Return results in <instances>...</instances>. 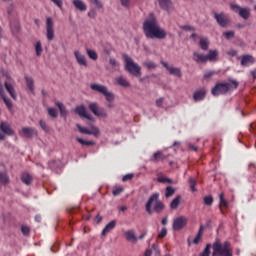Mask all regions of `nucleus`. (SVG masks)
<instances>
[{"label":"nucleus","instance_id":"1","mask_svg":"<svg viewBox=\"0 0 256 256\" xmlns=\"http://www.w3.org/2000/svg\"><path fill=\"white\" fill-rule=\"evenodd\" d=\"M143 32L147 39H165L167 37V31L161 28L157 17L150 14L143 23Z\"/></svg>","mask_w":256,"mask_h":256},{"label":"nucleus","instance_id":"2","mask_svg":"<svg viewBox=\"0 0 256 256\" xmlns=\"http://www.w3.org/2000/svg\"><path fill=\"white\" fill-rule=\"evenodd\" d=\"M239 87V82L235 80H230L229 83H218L212 88V95H225L229 93V91H233V89H237Z\"/></svg>","mask_w":256,"mask_h":256},{"label":"nucleus","instance_id":"3","mask_svg":"<svg viewBox=\"0 0 256 256\" xmlns=\"http://www.w3.org/2000/svg\"><path fill=\"white\" fill-rule=\"evenodd\" d=\"M90 89L92 91H96L97 93H101L106 97V101H108V109H113L115 106L113 105V101H115V95L113 92H109V89H107V86L103 84H91Z\"/></svg>","mask_w":256,"mask_h":256},{"label":"nucleus","instance_id":"4","mask_svg":"<svg viewBox=\"0 0 256 256\" xmlns=\"http://www.w3.org/2000/svg\"><path fill=\"white\" fill-rule=\"evenodd\" d=\"M231 244L229 242H224L221 244L219 240H216L215 243L213 244V256H224V255H229L233 253V250H231Z\"/></svg>","mask_w":256,"mask_h":256},{"label":"nucleus","instance_id":"5","mask_svg":"<svg viewBox=\"0 0 256 256\" xmlns=\"http://www.w3.org/2000/svg\"><path fill=\"white\" fill-rule=\"evenodd\" d=\"M124 60L126 71H128L130 75H134V77H141V66L135 63V61H133L127 54H124Z\"/></svg>","mask_w":256,"mask_h":256},{"label":"nucleus","instance_id":"6","mask_svg":"<svg viewBox=\"0 0 256 256\" xmlns=\"http://www.w3.org/2000/svg\"><path fill=\"white\" fill-rule=\"evenodd\" d=\"M151 203H156L153 209H151ZM163 209H165V205L163 204V202L159 201V194H153L152 196H150L146 203L147 213H149V215H151L153 211H155L156 213H161Z\"/></svg>","mask_w":256,"mask_h":256},{"label":"nucleus","instance_id":"7","mask_svg":"<svg viewBox=\"0 0 256 256\" xmlns=\"http://www.w3.org/2000/svg\"><path fill=\"white\" fill-rule=\"evenodd\" d=\"M232 11H234V13H238V15H240L242 17V19H249V17H251V9L250 8H242L241 6L237 5V4H231L230 5Z\"/></svg>","mask_w":256,"mask_h":256},{"label":"nucleus","instance_id":"8","mask_svg":"<svg viewBox=\"0 0 256 256\" xmlns=\"http://www.w3.org/2000/svg\"><path fill=\"white\" fill-rule=\"evenodd\" d=\"M187 223H189V219L185 216H179L174 219L172 227L174 231H181V229H185L187 227Z\"/></svg>","mask_w":256,"mask_h":256},{"label":"nucleus","instance_id":"9","mask_svg":"<svg viewBox=\"0 0 256 256\" xmlns=\"http://www.w3.org/2000/svg\"><path fill=\"white\" fill-rule=\"evenodd\" d=\"M46 37L48 41L55 39V28L53 26V18L51 17L46 19Z\"/></svg>","mask_w":256,"mask_h":256},{"label":"nucleus","instance_id":"10","mask_svg":"<svg viewBox=\"0 0 256 256\" xmlns=\"http://www.w3.org/2000/svg\"><path fill=\"white\" fill-rule=\"evenodd\" d=\"M89 109L97 117H107V111H105L103 108L99 107V105L97 103H90Z\"/></svg>","mask_w":256,"mask_h":256},{"label":"nucleus","instance_id":"11","mask_svg":"<svg viewBox=\"0 0 256 256\" xmlns=\"http://www.w3.org/2000/svg\"><path fill=\"white\" fill-rule=\"evenodd\" d=\"M4 87L12 99H17V94L15 93V81H13L12 78H8L7 81H5Z\"/></svg>","mask_w":256,"mask_h":256},{"label":"nucleus","instance_id":"12","mask_svg":"<svg viewBox=\"0 0 256 256\" xmlns=\"http://www.w3.org/2000/svg\"><path fill=\"white\" fill-rule=\"evenodd\" d=\"M214 19H216L220 27H227L229 23H231V21L229 20L227 15H225V13H214Z\"/></svg>","mask_w":256,"mask_h":256},{"label":"nucleus","instance_id":"13","mask_svg":"<svg viewBox=\"0 0 256 256\" xmlns=\"http://www.w3.org/2000/svg\"><path fill=\"white\" fill-rule=\"evenodd\" d=\"M77 129L80 131V133L84 135H94L95 137L99 136V128L95 126H91V129H87L85 127H82L80 124L76 125Z\"/></svg>","mask_w":256,"mask_h":256},{"label":"nucleus","instance_id":"14","mask_svg":"<svg viewBox=\"0 0 256 256\" xmlns=\"http://www.w3.org/2000/svg\"><path fill=\"white\" fill-rule=\"evenodd\" d=\"M74 57L80 67H88L87 57L79 50L74 51Z\"/></svg>","mask_w":256,"mask_h":256},{"label":"nucleus","instance_id":"15","mask_svg":"<svg viewBox=\"0 0 256 256\" xmlns=\"http://www.w3.org/2000/svg\"><path fill=\"white\" fill-rule=\"evenodd\" d=\"M19 135H21V137H27L28 139H31V137L37 135V130L31 127H23L19 131Z\"/></svg>","mask_w":256,"mask_h":256},{"label":"nucleus","instance_id":"16","mask_svg":"<svg viewBox=\"0 0 256 256\" xmlns=\"http://www.w3.org/2000/svg\"><path fill=\"white\" fill-rule=\"evenodd\" d=\"M75 113L79 115L80 117H85V119H88L89 121H93V117L87 113V108L85 106L80 105L75 108Z\"/></svg>","mask_w":256,"mask_h":256},{"label":"nucleus","instance_id":"17","mask_svg":"<svg viewBox=\"0 0 256 256\" xmlns=\"http://www.w3.org/2000/svg\"><path fill=\"white\" fill-rule=\"evenodd\" d=\"M0 131H2V133H5V135H9L10 137H12V135H15V131L11 129V125L6 121L1 122Z\"/></svg>","mask_w":256,"mask_h":256},{"label":"nucleus","instance_id":"18","mask_svg":"<svg viewBox=\"0 0 256 256\" xmlns=\"http://www.w3.org/2000/svg\"><path fill=\"white\" fill-rule=\"evenodd\" d=\"M124 237L126 238V240L129 241V243H133L134 245L137 243L138 239L137 235L135 234V231L133 230H127L124 233Z\"/></svg>","mask_w":256,"mask_h":256},{"label":"nucleus","instance_id":"19","mask_svg":"<svg viewBox=\"0 0 256 256\" xmlns=\"http://www.w3.org/2000/svg\"><path fill=\"white\" fill-rule=\"evenodd\" d=\"M163 67H165L170 75H174L175 77H181V69L175 67H169V64L166 62H162Z\"/></svg>","mask_w":256,"mask_h":256},{"label":"nucleus","instance_id":"20","mask_svg":"<svg viewBox=\"0 0 256 256\" xmlns=\"http://www.w3.org/2000/svg\"><path fill=\"white\" fill-rule=\"evenodd\" d=\"M255 63V58L252 55L242 56L241 65L242 67H248V65H253Z\"/></svg>","mask_w":256,"mask_h":256},{"label":"nucleus","instance_id":"21","mask_svg":"<svg viewBox=\"0 0 256 256\" xmlns=\"http://www.w3.org/2000/svg\"><path fill=\"white\" fill-rule=\"evenodd\" d=\"M158 3L161 9H164L165 11H171L173 9V3L171 0H158Z\"/></svg>","mask_w":256,"mask_h":256},{"label":"nucleus","instance_id":"22","mask_svg":"<svg viewBox=\"0 0 256 256\" xmlns=\"http://www.w3.org/2000/svg\"><path fill=\"white\" fill-rule=\"evenodd\" d=\"M207 92L205 89L196 90L193 94L194 101H203Z\"/></svg>","mask_w":256,"mask_h":256},{"label":"nucleus","instance_id":"23","mask_svg":"<svg viewBox=\"0 0 256 256\" xmlns=\"http://www.w3.org/2000/svg\"><path fill=\"white\" fill-rule=\"evenodd\" d=\"M193 60L196 63H207V55L201 54L199 52H194L193 53Z\"/></svg>","mask_w":256,"mask_h":256},{"label":"nucleus","instance_id":"24","mask_svg":"<svg viewBox=\"0 0 256 256\" xmlns=\"http://www.w3.org/2000/svg\"><path fill=\"white\" fill-rule=\"evenodd\" d=\"M219 60V51L218 50H210L206 55L207 61H218Z\"/></svg>","mask_w":256,"mask_h":256},{"label":"nucleus","instance_id":"25","mask_svg":"<svg viewBox=\"0 0 256 256\" xmlns=\"http://www.w3.org/2000/svg\"><path fill=\"white\" fill-rule=\"evenodd\" d=\"M0 95L5 103V105L8 107V109H13V102L11 101V99L7 98V96H5V92L3 91V86H0Z\"/></svg>","mask_w":256,"mask_h":256},{"label":"nucleus","instance_id":"26","mask_svg":"<svg viewBox=\"0 0 256 256\" xmlns=\"http://www.w3.org/2000/svg\"><path fill=\"white\" fill-rule=\"evenodd\" d=\"M116 83H118V85H120V87H131V83H129V81H127V78L123 77V76H118L115 79Z\"/></svg>","mask_w":256,"mask_h":256},{"label":"nucleus","instance_id":"27","mask_svg":"<svg viewBox=\"0 0 256 256\" xmlns=\"http://www.w3.org/2000/svg\"><path fill=\"white\" fill-rule=\"evenodd\" d=\"M73 5L78 9V11H87V5L83 0H73Z\"/></svg>","mask_w":256,"mask_h":256},{"label":"nucleus","instance_id":"28","mask_svg":"<svg viewBox=\"0 0 256 256\" xmlns=\"http://www.w3.org/2000/svg\"><path fill=\"white\" fill-rule=\"evenodd\" d=\"M210 44L211 42H209V38L207 37L200 38L199 45L203 51H207V49H209Z\"/></svg>","mask_w":256,"mask_h":256},{"label":"nucleus","instance_id":"29","mask_svg":"<svg viewBox=\"0 0 256 256\" xmlns=\"http://www.w3.org/2000/svg\"><path fill=\"white\" fill-rule=\"evenodd\" d=\"M117 225V221L112 220L111 222H109L105 228L102 231V235H106L107 233H109L110 231H112V229H115Z\"/></svg>","mask_w":256,"mask_h":256},{"label":"nucleus","instance_id":"30","mask_svg":"<svg viewBox=\"0 0 256 256\" xmlns=\"http://www.w3.org/2000/svg\"><path fill=\"white\" fill-rule=\"evenodd\" d=\"M21 179L25 185H31V183H33V176H31L29 173L22 174Z\"/></svg>","mask_w":256,"mask_h":256},{"label":"nucleus","instance_id":"31","mask_svg":"<svg viewBox=\"0 0 256 256\" xmlns=\"http://www.w3.org/2000/svg\"><path fill=\"white\" fill-rule=\"evenodd\" d=\"M86 53H87L89 59H92V61H97V59H99V55L97 54V52L95 50L87 49Z\"/></svg>","mask_w":256,"mask_h":256},{"label":"nucleus","instance_id":"32","mask_svg":"<svg viewBox=\"0 0 256 256\" xmlns=\"http://www.w3.org/2000/svg\"><path fill=\"white\" fill-rule=\"evenodd\" d=\"M25 79H26V85H27V88L29 89V91L34 92L35 85H34L33 78L27 76Z\"/></svg>","mask_w":256,"mask_h":256},{"label":"nucleus","instance_id":"33","mask_svg":"<svg viewBox=\"0 0 256 256\" xmlns=\"http://www.w3.org/2000/svg\"><path fill=\"white\" fill-rule=\"evenodd\" d=\"M181 205V196H177L170 203V208L177 209Z\"/></svg>","mask_w":256,"mask_h":256},{"label":"nucleus","instance_id":"34","mask_svg":"<svg viewBox=\"0 0 256 256\" xmlns=\"http://www.w3.org/2000/svg\"><path fill=\"white\" fill-rule=\"evenodd\" d=\"M55 105L58 107L62 117H65V115H67V108H65V105L59 101L55 102Z\"/></svg>","mask_w":256,"mask_h":256},{"label":"nucleus","instance_id":"35","mask_svg":"<svg viewBox=\"0 0 256 256\" xmlns=\"http://www.w3.org/2000/svg\"><path fill=\"white\" fill-rule=\"evenodd\" d=\"M167 159V156L163 155V152H156L153 155V161H163Z\"/></svg>","mask_w":256,"mask_h":256},{"label":"nucleus","instance_id":"36","mask_svg":"<svg viewBox=\"0 0 256 256\" xmlns=\"http://www.w3.org/2000/svg\"><path fill=\"white\" fill-rule=\"evenodd\" d=\"M0 183L2 185H8L9 183V176L5 173L0 172Z\"/></svg>","mask_w":256,"mask_h":256},{"label":"nucleus","instance_id":"37","mask_svg":"<svg viewBox=\"0 0 256 256\" xmlns=\"http://www.w3.org/2000/svg\"><path fill=\"white\" fill-rule=\"evenodd\" d=\"M35 51L37 57H41V54L43 53V46L41 45V41L36 42Z\"/></svg>","mask_w":256,"mask_h":256},{"label":"nucleus","instance_id":"38","mask_svg":"<svg viewBox=\"0 0 256 256\" xmlns=\"http://www.w3.org/2000/svg\"><path fill=\"white\" fill-rule=\"evenodd\" d=\"M143 66L146 67V69H155L157 67V64L153 61H146L143 63Z\"/></svg>","mask_w":256,"mask_h":256},{"label":"nucleus","instance_id":"39","mask_svg":"<svg viewBox=\"0 0 256 256\" xmlns=\"http://www.w3.org/2000/svg\"><path fill=\"white\" fill-rule=\"evenodd\" d=\"M189 184H190V189L193 193H195V191H197L196 185H197V180L190 178L189 179Z\"/></svg>","mask_w":256,"mask_h":256},{"label":"nucleus","instance_id":"40","mask_svg":"<svg viewBox=\"0 0 256 256\" xmlns=\"http://www.w3.org/2000/svg\"><path fill=\"white\" fill-rule=\"evenodd\" d=\"M219 199H220V207H227L229 205V203L227 202V200H225V196L223 193H221L219 195Z\"/></svg>","mask_w":256,"mask_h":256},{"label":"nucleus","instance_id":"41","mask_svg":"<svg viewBox=\"0 0 256 256\" xmlns=\"http://www.w3.org/2000/svg\"><path fill=\"white\" fill-rule=\"evenodd\" d=\"M125 189L123 188V186H118L116 188H114L112 194L114 195V197H117V195H121V193H123Z\"/></svg>","mask_w":256,"mask_h":256},{"label":"nucleus","instance_id":"42","mask_svg":"<svg viewBox=\"0 0 256 256\" xmlns=\"http://www.w3.org/2000/svg\"><path fill=\"white\" fill-rule=\"evenodd\" d=\"M211 244H207L204 251L201 253L200 256H209L211 255Z\"/></svg>","mask_w":256,"mask_h":256},{"label":"nucleus","instance_id":"43","mask_svg":"<svg viewBox=\"0 0 256 256\" xmlns=\"http://www.w3.org/2000/svg\"><path fill=\"white\" fill-rule=\"evenodd\" d=\"M166 197H173V195H175V188L168 186L166 188Z\"/></svg>","mask_w":256,"mask_h":256},{"label":"nucleus","instance_id":"44","mask_svg":"<svg viewBox=\"0 0 256 256\" xmlns=\"http://www.w3.org/2000/svg\"><path fill=\"white\" fill-rule=\"evenodd\" d=\"M76 141H78V143H80V145H86V146H90V145H95V142L93 141H85L81 138H76Z\"/></svg>","mask_w":256,"mask_h":256},{"label":"nucleus","instance_id":"45","mask_svg":"<svg viewBox=\"0 0 256 256\" xmlns=\"http://www.w3.org/2000/svg\"><path fill=\"white\" fill-rule=\"evenodd\" d=\"M48 115L53 119H57V110H55V108H48Z\"/></svg>","mask_w":256,"mask_h":256},{"label":"nucleus","instance_id":"46","mask_svg":"<svg viewBox=\"0 0 256 256\" xmlns=\"http://www.w3.org/2000/svg\"><path fill=\"white\" fill-rule=\"evenodd\" d=\"M58 9H63V0H50Z\"/></svg>","mask_w":256,"mask_h":256},{"label":"nucleus","instance_id":"47","mask_svg":"<svg viewBox=\"0 0 256 256\" xmlns=\"http://www.w3.org/2000/svg\"><path fill=\"white\" fill-rule=\"evenodd\" d=\"M205 205L211 206L213 205V196H206L204 197Z\"/></svg>","mask_w":256,"mask_h":256},{"label":"nucleus","instance_id":"48","mask_svg":"<svg viewBox=\"0 0 256 256\" xmlns=\"http://www.w3.org/2000/svg\"><path fill=\"white\" fill-rule=\"evenodd\" d=\"M92 5H95L98 9L103 8V4L99 0H88Z\"/></svg>","mask_w":256,"mask_h":256},{"label":"nucleus","instance_id":"49","mask_svg":"<svg viewBox=\"0 0 256 256\" xmlns=\"http://www.w3.org/2000/svg\"><path fill=\"white\" fill-rule=\"evenodd\" d=\"M223 35H224V37H226V39H233V37H235V32L228 31V32H224Z\"/></svg>","mask_w":256,"mask_h":256},{"label":"nucleus","instance_id":"50","mask_svg":"<svg viewBox=\"0 0 256 256\" xmlns=\"http://www.w3.org/2000/svg\"><path fill=\"white\" fill-rule=\"evenodd\" d=\"M158 183H173V180L165 177H159Z\"/></svg>","mask_w":256,"mask_h":256},{"label":"nucleus","instance_id":"51","mask_svg":"<svg viewBox=\"0 0 256 256\" xmlns=\"http://www.w3.org/2000/svg\"><path fill=\"white\" fill-rule=\"evenodd\" d=\"M164 237H167V228H162L161 232L158 234L159 239H163Z\"/></svg>","mask_w":256,"mask_h":256},{"label":"nucleus","instance_id":"52","mask_svg":"<svg viewBox=\"0 0 256 256\" xmlns=\"http://www.w3.org/2000/svg\"><path fill=\"white\" fill-rule=\"evenodd\" d=\"M21 231H22L23 235H29L31 230L29 229V226H22Z\"/></svg>","mask_w":256,"mask_h":256},{"label":"nucleus","instance_id":"53","mask_svg":"<svg viewBox=\"0 0 256 256\" xmlns=\"http://www.w3.org/2000/svg\"><path fill=\"white\" fill-rule=\"evenodd\" d=\"M213 75H215V72L214 71H209V72L204 74V79L209 80V79H211V77H213Z\"/></svg>","mask_w":256,"mask_h":256},{"label":"nucleus","instance_id":"54","mask_svg":"<svg viewBox=\"0 0 256 256\" xmlns=\"http://www.w3.org/2000/svg\"><path fill=\"white\" fill-rule=\"evenodd\" d=\"M40 127L41 129H43V131H49V128L47 127V123H45V121L40 120Z\"/></svg>","mask_w":256,"mask_h":256},{"label":"nucleus","instance_id":"55","mask_svg":"<svg viewBox=\"0 0 256 256\" xmlns=\"http://www.w3.org/2000/svg\"><path fill=\"white\" fill-rule=\"evenodd\" d=\"M203 238V236L201 234H197V236L195 237V239L193 240V243L195 245L199 244L201 242V239Z\"/></svg>","mask_w":256,"mask_h":256},{"label":"nucleus","instance_id":"56","mask_svg":"<svg viewBox=\"0 0 256 256\" xmlns=\"http://www.w3.org/2000/svg\"><path fill=\"white\" fill-rule=\"evenodd\" d=\"M133 179V174H126L123 176L122 181H131Z\"/></svg>","mask_w":256,"mask_h":256},{"label":"nucleus","instance_id":"57","mask_svg":"<svg viewBox=\"0 0 256 256\" xmlns=\"http://www.w3.org/2000/svg\"><path fill=\"white\" fill-rule=\"evenodd\" d=\"M227 55H229L230 57H236V55H237V50H229L228 52H227Z\"/></svg>","mask_w":256,"mask_h":256},{"label":"nucleus","instance_id":"58","mask_svg":"<svg viewBox=\"0 0 256 256\" xmlns=\"http://www.w3.org/2000/svg\"><path fill=\"white\" fill-rule=\"evenodd\" d=\"M123 7H129L131 0H120Z\"/></svg>","mask_w":256,"mask_h":256},{"label":"nucleus","instance_id":"59","mask_svg":"<svg viewBox=\"0 0 256 256\" xmlns=\"http://www.w3.org/2000/svg\"><path fill=\"white\" fill-rule=\"evenodd\" d=\"M182 29H184V31H195V28L191 27L190 25L182 26Z\"/></svg>","mask_w":256,"mask_h":256},{"label":"nucleus","instance_id":"60","mask_svg":"<svg viewBox=\"0 0 256 256\" xmlns=\"http://www.w3.org/2000/svg\"><path fill=\"white\" fill-rule=\"evenodd\" d=\"M163 101H164L163 98L157 99V100H156V105H157V107H163Z\"/></svg>","mask_w":256,"mask_h":256},{"label":"nucleus","instance_id":"61","mask_svg":"<svg viewBox=\"0 0 256 256\" xmlns=\"http://www.w3.org/2000/svg\"><path fill=\"white\" fill-rule=\"evenodd\" d=\"M101 221H103V217H101V215L98 214V215L95 217V223L99 224V223H101Z\"/></svg>","mask_w":256,"mask_h":256},{"label":"nucleus","instance_id":"62","mask_svg":"<svg viewBox=\"0 0 256 256\" xmlns=\"http://www.w3.org/2000/svg\"><path fill=\"white\" fill-rule=\"evenodd\" d=\"M110 65H112L113 67H117V60H115V58H111L110 59Z\"/></svg>","mask_w":256,"mask_h":256},{"label":"nucleus","instance_id":"63","mask_svg":"<svg viewBox=\"0 0 256 256\" xmlns=\"http://www.w3.org/2000/svg\"><path fill=\"white\" fill-rule=\"evenodd\" d=\"M151 255H153V251H151V250H146L144 256H151Z\"/></svg>","mask_w":256,"mask_h":256},{"label":"nucleus","instance_id":"64","mask_svg":"<svg viewBox=\"0 0 256 256\" xmlns=\"http://www.w3.org/2000/svg\"><path fill=\"white\" fill-rule=\"evenodd\" d=\"M88 17H95L94 10H91L90 12H88Z\"/></svg>","mask_w":256,"mask_h":256}]
</instances>
